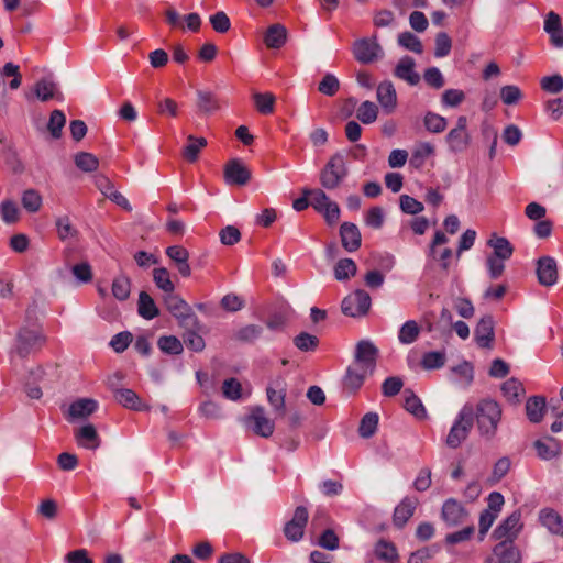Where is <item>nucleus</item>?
<instances>
[{"mask_svg":"<svg viewBox=\"0 0 563 563\" xmlns=\"http://www.w3.org/2000/svg\"><path fill=\"white\" fill-rule=\"evenodd\" d=\"M377 100L386 113H391L397 106V93L391 81L385 80L377 87Z\"/></svg>","mask_w":563,"mask_h":563,"instance_id":"nucleus-25","label":"nucleus"},{"mask_svg":"<svg viewBox=\"0 0 563 563\" xmlns=\"http://www.w3.org/2000/svg\"><path fill=\"white\" fill-rule=\"evenodd\" d=\"M501 391L506 400L510 405H518L520 404L521 399L523 398L526 394L525 385L519 382L517 378L511 377L503 383L501 385Z\"/></svg>","mask_w":563,"mask_h":563,"instance_id":"nucleus-26","label":"nucleus"},{"mask_svg":"<svg viewBox=\"0 0 563 563\" xmlns=\"http://www.w3.org/2000/svg\"><path fill=\"white\" fill-rule=\"evenodd\" d=\"M357 272V266L352 258H342L334 266V277L339 282L347 280Z\"/></svg>","mask_w":563,"mask_h":563,"instance_id":"nucleus-42","label":"nucleus"},{"mask_svg":"<svg viewBox=\"0 0 563 563\" xmlns=\"http://www.w3.org/2000/svg\"><path fill=\"white\" fill-rule=\"evenodd\" d=\"M115 400L123 407L132 410H147L148 407L144 406L141 398L132 389L122 388L115 389Z\"/></svg>","mask_w":563,"mask_h":563,"instance_id":"nucleus-32","label":"nucleus"},{"mask_svg":"<svg viewBox=\"0 0 563 563\" xmlns=\"http://www.w3.org/2000/svg\"><path fill=\"white\" fill-rule=\"evenodd\" d=\"M445 141L450 152L457 154L464 152L468 147L471 143V135L467 131L451 130L446 134Z\"/></svg>","mask_w":563,"mask_h":563,"instance_id":"nucleus-33","label":"nucleus"},{"mask_svg":"<svg viewBox=\"0 0 563 563\" xmlns=\"http://www.w3.org/2000/svg\"><path fill=\"white\" fill-rule=\"evenodd\" d=\"M251 177V170L239 158L229 159L223 167L224 181L230 186H245Z\"/></svg>","mask_w":563,"mask_h":563,"instance_id":"nucleus-8","label":"nucleus"},{"mask_svg":"<svg viewBox=\"0 0 563 563\" xmlns=\"http://www.w3.org/2000/svg\"><path fill=\"white\" fill-rule=\"evenodd\" d=\"M441 517L448 526L454 527L464 522L467 511L460 501L450 498L442 506Z\"/></svg>","mask_w":563,"mask_h":563,"instance_id":"nucleus-16","label":"nucleus"},{"mask_svg":"<svg viewBox=\"0 0 563 563\" xmlns=\"http://www.w3.org/2000/svg\"><path fill=\"white\" fill-rule=\"evenodd\" d=\"M547 399L544 396H530V422L539 423L547 412Z\"/></svg>","mask_w":563,"mask_h":563,"instance_id":"nucleus-45","label":"nucleus"},{"mask_svg":"<svg viewBox=\"0 0 563 563\" xmlns=\"http://www.w3.org/2000/svg\"><path fill=\"white\" fill-rule=\"evenodd\" d=\"M540 86L545 92L560 93L563 90V77L560 74L545 76L541 79Z\"/></svg>","mask_w":563,"mask_h":563,"instance_id":"nucleus-60","label":"nucleus"},{"mask_svg":"<svg viewBox=\"0 0 563 563\" xmlns=\"http://www.w3.org/2000/svg\"><path fill=\"white\" fill-rule=\"evenodd\" d=\"M536 276L543 287H551L558 283L559 271L554 257L544 255L536 261Z\"/></svg>","mask_w":563,"mask_h":563,"instance_id":"nucleus-10","label":"nucleus"},{"mask_svg":"<svg viewBox=\"0 0 563 563\" xmlns=\"http://www.w3.org/2000/svg\"><path fill=\"white\" fill-rule=\"evenodd\" d=\"M66 124V117L62 110H53L49 115V120L47 123V130L51 136L55 140H58L63 135V128Z\"/></svg>","mask_w":563,"mask_h":563,"instance_id":"nucleus-41","label":"nucleus"},{"mask_svg":"<svg viewBox=\"0 0 563 563\" xmlns=\"http://www.w3.org/2000/svg\"><path fill=\"white\" fill-rule=\"evenodd\" d=\"M252 431L263 438H269L274 432V421L266 417L265 409L261 406L254 407L247 417Z\"/></svg>","mask_w":563,"mask_h":563,"instance_id":"nucleus-13","label":"nucleus"},{"mask_svg":"<svg viewBox=\"0 0 563 563\" xmlns=\"http://www.w3.org/2000/svg\"><path fill=\"white\" fill-rule=\"evenodd\" d=\"M446 355L444 351H431L423 354L421 366L424 369H438L444 366Z\"/></svg>","mask_w":563,"mask_h":563,"instance_id":"nucleus-47","label":"nucleus"},{"mask_svg":"<svg viewBox=\"0 0 563 563\" xmlns=\"http://www.w3.org/2000/svg\"><path fill=\"white\" fill-rule=\"evenodd\" d=\"M415 59L410 56H404L398 62L394 75L399 79L405 80L410 86H416L420 81V75L415 70Z\"/></svg>","mask_w":563,"mask_h":563,"instance_id":"nucleus-23","label":"nucleus"},{"mask_svg":"<svg viewBox=\"0 0 563 563\" xmlns=\"http://www.w3.org/2000/svg\"><path fill=\"white\" fill-rule=\"evenodd\" d=\"M452 47V41L445 32H440L435 36V57H445L450 54Z\"/></svg>","mask_w":563,"mask_h":563,"instance_id":"nucleus-62","label":"nucleus"},{"mask_svg":"<svg viewBox=\"0 0 563 563\" xmlns=\"http://www.w3.org/2000/svg\"><path fill=\"white\" fill-rule=\"evenodd\" d=\"M398 44L413 53L421 54L423 51L421 41L411 32H402L398 35Z\"/></svg>","mask_w":563,"mask_h":563,"instance_id":"nucleus-58","label":"nucleus"},{"mask_svg":"<svg viewBox=\"0 0 563 563\" xmlns=\"http://www.w3.org/2000/svg\"><path fill=\"white\" fill-rule=\"evenodd\" d=\"M371 305L372 299L368 292L363 289H356L342 300L341 310L345 316L357 318L367 314Z\"/></svg>","mask_w":563,"mask_h":563,"instance_id":"nucleus-7","label":"nucleus"},{"mask_svg":"<svg viewBox=\"0 0 563 563\" xmlns=\"http://www.w3.org/2000/svg\"><path fill=\"white\" fill-rule=\"evenodd\" d=\"M197 106L203 113H212L219 109V102L216 96L210 91H197Z\"/></svg>","mask_w":563,"mask_h":563,"instance_id":"nucleus-44","label":"nucleus"},{"mask_svg":"<svg viewBox=\"0 0 563 563\" xmlns=\"http://www.w3.org/2000/svg\"><path fill=\"white\" fill-rule=\"evenodd\" d=\"M378 349L369 340H361L354 352V362L362 369L369 371L372 374L376 366Z\"/></svg>","mask_w":563,"mask_h":563,"instance_id":"nucleus-11","label":"nucleus"},{"mask_svg":"<svg viewBox=\"0 0 563 563\" xmlns=\"http://www.w3.org/2000/svg\"><path fill=\"white\" fill-rule=\"evenodd\" d=\"M22 206L29 212H36L42 206V197L34 189H27L22 195Z\"/></svg>","mask_w":563,"mask_h":563,"instance_id":"nucleus-61","label":"nucleus"},{"mask_svg":"<svg viewBox=\"0 0 563 563\" xmlns=\"http://www.w3.org/2000/svg\"><path fill=\"white\" fill-rule=\"evenodd\" d=\"M342 246L347 252H355L361 247L362 235L356 224L343 222L340 227Z\"/></svg>","mask_w":563,"mask_h":563,"instance_id":"nucleus-20","label":"nucleus"},{"mask_svg":"<svg viewBox=\"0 0 563 563\" xmlns=\"http://www.w3.org/2000/svg\"><path fill=\"white\" fill-rule=\"evenodd\" d=\"M131 292V280L125 275L115 277L112 282V294L118 300H126Z\"/></svg>","mask_w":563,"mask_h":563,"instance_id":"nucleus-49","label":"nucleus"},{"mask_svg":"<svg viewBox=\"0 0 563 563\" xmlns=\"http://www.w3.org/2000/svg\"><path fill=\"white\" fill-rule=\"evenodd\" d=\"M420 333V328L415 320L406 321L398 333V339L402 344H411L413 343Z\"/></svg>","mask_w":563,"mask_h":563,"instance_id":"nucleus-48","label":"nucleus"},{"mask_svg":"<svg viewBox=\"0 0 563 563\" xmlns=\"http://www.w3.org/2000/svg\"><path fill=\"white\" fill-rule=\"evenodd\" d=\"M418 503L416 497H405L394 510V525L398 528H402L412 517Z\"/></svg>","mask_w":563,"mask_h":563,"instance_id":"nucleus-24","label":"nucleus"},{"mask_svg":"<svg viewBox=\"0 0 563 563\" xmlns=\"http://www.w3.org/2000/svg\"><path fill=\"white\" fill-rule=\"evenodd\" d=\"M137 313L145 320H152L159 314L154 299L146 291L139 294Z\"/></svg>","mask_w":563,"mask_h":563,"instance_id":"nucleus-36","label":"nucleus"},{"mask_svg":"<svg viewBox=\"0 0 563 563\" xmlns=\"http://www.w3.org/2000/svg\"><path fill=\"white\" fill-rule=\"evenodd\" d=\"M45 342V336L37 329L22 327L16 334L13 352L21 358L36 352Z\"/></svg>","mask_w":563,"mask_h":563,"instance_id":"nucleus-5","label":"nucleus"},{"mask_svg":"<svg viewBox=\"0 0 563 563\" xmlns=\"http://www.w3.org/2000/svg\"><path fill=\"white\" fill-rule=\"evenodd\" d=\"M377 114V106L372 101H364L358 107L356 117L362 123L371 124L376 121Z\"/></svg>","mask_w":563,"mask_h":563,"instance_id":"nucleus-55","label":"nucleus"},{"mask_svg":"<svg viewBox=\"0 0 563 563\" xmlns=\"http://www.w3.org/2000/svg\"><path fill=\"white\" fill-rule=\"evenodd\" d=\"M367 374H369V371L362 369L356 364L349 366L343 378L344 387L355 393L362 387Z\"/></svg>","mask_w":563,"mask_h":563,"instance_id":"nucleus-34","label":"nucleus"},{"mask_svg":"<svg viewBox=\"0 0 563 563\" xmlns=\"http://www.w3.org/2000/svg\"><path fill=\"white\" fill-rule=\"evenodd\" d=\"M181 328L185 329V332L183 334L184 344L188 349H190L195 352L203 351L206 343H205L203 338L200 334H198V331L201 328L200 322L198 321V324L192 328H190V327H181Z\"/></svg>","mask_w":563,"mask_h":563,"instance_id":"nucleus-38","label":"nucleus"},{"mask_svg":"<svg viewBox=\"0 0 563 563\" xmlns=\"http://www.w3.org/2000/svg\"><path fill=\"white\" fill-rule=\"evenodd\" d=\"M242 386L235 378H229L223 382L222 394L230 400H238L241 398Z\"/></svg>","mask_w":563,"mask_h":563,"instance_id":"nucleus-64","label":"nucleus"},{"mask_svg":"<svg viewBox=\"0 0 563 563\" xmlns=\"http://www.w3.org/2000/svg\"><path fill=\"white\" fill-rule=\"evenodd\" d=\"M75 438L80 446L89 450H96L100 445V439L96 428L88 423L75 432Z\"/></svg>","mask_w":563,"mask_h":563,"instance_id":"nucleus-28","label":"nucleus"},{"mask_svg":"<svg viewBox=\"0 0 563 563\" xmlns=\"http://www.w3.org/2000/svg\"><path fill=\"white\" fill-rule=\"evenodd\" d=\"M543 29L549 34L551 44L556 48H563V25L558 13L550 11L547 14Z\"/></svg>","mask_w":563,"mask_h":563,"instance_id":"nucleus-19","label":"nucleus"},{"mask_svg":"<svg viewBox=\"0 0 563 563\" xmlns=\"http://www.w3.org/2000/svg\"><path fill=\"white\" fill-rule=\"evenodd\" d=\"M187 140L188 144L183 150V156L188 162L194 163L198 159L200 150L207 145V140L194 135H189Z\"/></svg>","mask_w":563,"mask_h":563,"instance_id":"nucleus-40","label":"nucleus"},{"mask_svg":"<svg viewBox=\"0 0 563 563\" xmlns=\"http://www.w3.org/2000/svg\"><path fill=\"white\" fill-rule=\"evenodd\" d=\"M263 332L262 325L246 324L236 330L232 338L240 343L252 344L262 336Z\"/></svg>","mask_w":563,"mask_h":563,"instance_id":"nucleus-37","label":"nucleus"},{"mask_svg":"<svg viewBox=\"0 0 563 563\" xmlns=\"http://www.w3.org/2000/svg\"><path fill=\"white\" fill-rule=\"evenodd\" d=\"M374 553L378 560L386 563H396L399 560L396 545L385 539L377 541L374 548Z\"/></svg>","mask_w":563,"mask_h":563,"instance_id":"nucleus-35","label":"nucleus"},{"mask_svg":"<svg viewBox=\"0 0 563 563\" xmlns=\"http://www.w3.org/2000/svg\"><path fill=\"white\" fill-rule=\"evenodd\" d=\"M474 340L482 349H493L495 322L492 316L487 314L479 319L474 330Z\"/></svg>","mask_w":563,"mask_h":563,"instance_id":"nucleus-14","label":"nucleus"},{"mask_svg":"<svg viewBox=\"0 0 563 563\" xmlns=\"http://www.w3.org/2000/svg\"><path fill=\"white\" fill-rule=\"evenodd\" d=\"M474 424V407L466 404L460 410L446 437L445 443L451 449L459 448L468 437Z\"/></svg>","mask_w":563,"mask_h":563,"instance_id":"nucleus-2","label":"nucleus"},{"mask_svg":"<svg viewBox=\"0 0 563 563\" xmlns=\"http://www.w3.org/2000/svg\"><path fill=\"white\" fill-rule=\"evenodd\" d=\"M347 175L344 155L335 153L320 172V184L325 189L336 188Z\"/></svg>","mask_w":563,"mask_h":563,"instance_id":"nucleus-4","label":"nucleus"},{"mask_svg":"<svg viewBox=\"0 0 563 563\" xmlns=\"http://www.w3.org/2000/svg\"><path fill=\"white\" fill-rule=\"evenodd\" d=\"M157 345L163 353L169 355H178L184 350L181 341L175 335L161 336L157 341Z\"/></svg>","mask_w":563,"mask_h":563,"instance_id":"nucleus-46","label":"nucleus"},{"mask_svg":"<svg viewBox=\"0 0 563 563\" xmlns=\"http://www.w3.org/2000/svg\"><path fill=\"white\" fill-rule=\"evenodd\" d=\"M96 186L102 192L103 196L109 198L111 201L120 206L121 208L130 211L132 207L129 200L118 190H115L114 185L107 178L106 176L99 175L96 177Z\"/></svg>","mask_w":563,"mask_h":563,"instance_id":"nucleus-18","label":"nucleus"},{"mask_svg":"<svg viewBox=\"0 0 563 563\" xmlns=\"http://www.w3.org/2000/svg\"><path fill=\"white\" fill-rule=\"evenodd\" d=\"M485 563H521V554L512 540H501L493 548Z\"/></svg>","mask_w":563,"mask_h":563,"instance_id":"nucleus-9","label":"nucleus"},{"mask_svg":"<svg viewBox=\"0 0 563 563\" xmlns=\"http://www.w3.org/2000/svg\"><path fill=\"white\" fill-rule=\"evenodd\" d=\"M353 55L362 64H372L384 56L383 47L377 42V36L363 37L354 42Z\"/></svg>","mask_w":563,"mask_h":563,"instance_id":"nucleus-6","label":"nucleus"},{"mask_svg":"<svg viewBox=\"0 0 563 563\" xmlns=\"http://www.w3.org/2000/svg\"><path fill=\"white\" fill-rule=\"evenodd\" d=\"M57 233L60 240L77 238L78 231L74 228L67 216L59 217L56 220Z\"/></svg>","mask_w":563,"mask_h":563,"instance_id":"nucleus-59","label":"nucleus"},{"mask_svg":"<svg viewBox=\"0 0 563 563\" xmlns=\"http://www.w3.org/2000/svg\"><path fill=\"white\" fill-rule=\"evenodd\" d=\"M487 245L493 249V253L489 255L494 257L508 260L514 253V247L510 242L506 238L498 236L496 233L490 235Z\"/></svg>","mask_w":563,"mask_h":563,"instance_id":"nucleus-31","label":"nucleus"},{"mask_svg":"<svg viewBox=\"0 0 563 563\" xmlns=\"http://www.w3.org/2000/svg\"><path fill=\"white\" fill-rule=\"evenodd\" d=\"M404 396L405 409L418 419L426 418L427 411L420 398L411 389H406Z\"/></svg>","mask_w":563,"mask_h":563,"instance_id":"nucleus-39","label":"nucleus"},{"mask_svg":"<svg viewBox=\"0 0 563 563\" xmlns=\"http://www.w3.org/2000/svg\"><path fill=\"white\" fill-rule=\"evenodd\" d=\"M474 419L481 437L492 440L501 419V408L495 400L483 399L474 408Z\"/></svg>","mask_w":563,"mask_h":563,"instance_id":"nucleus-1","label":"nucleus"},{"mask_svg":"<svg viewBox=\"0 0 563 563\" xmlns=\"http://www.w3.org/2000/svg\"><path fill=\"white\" fill-rule=\"evenodd\" d=\"M267 399L275 411L284 415L286 398V382L283 377L275 378L267 387Z\"/></svg>","mask_w":563,"mask_h":563,"instance_id":"nucleus-17","label":"nucleus"},{"mask_svg":"<svg viewBox=\"0 0 563 563\" xmlns=\"http://www.w3.org/2000/svg\"><path fill=\"white\" fill-rule=\"evenodd\" d=\"M379 417L376 412H368L361 419L358 434L363 439L372 438L378 426Z\"/></svg>","mask_w":563,"mask_h":563,"instance_id":"nucleus-43","label":"nucleus"},{"mask_svg":"<svg viewBox=\"0 0 563 563\" xmlns=\"http://www.w3.org/2000/svg\"><path fill=\"white\" fill-rule=\"evenodd\" d=\"M533 448L537 455L544 461H550L558 457L561 453L560 441L551 435H545L533 442Z\"/></svg>","mask_w":563,"mask_h":563,"instance_id":"nucleus-21","label":"nucleus"},{"mask_svg":"<svg viewBox=\"0 0 563 563\" xmlns=\"http://www.w3.org/2000/svg\"><path fill=\"white\" fill-rule=\"evenodd\" d=\"M423 122L426 129L431 133H441L448 125V121L444 117L431 111L426 113Z\"/></svg>","mask_w":563,"mask_h":563,"instance_id":"nucleus-57","label":"nucleus"},{"mask_svg":"<svg viewBox=\"0 0 563 563\" xmlns=\"http://www.w3.org/2000/svg\"><path fill=\"white\" fill-rule=\"evenodd\" d=\"M75 165L85 173H91L97 170L99 159L91 153L79 152L75 156Z\"/></svg>","mask_w":563,"mask_h":563,"instance_id":"nucleus-53","label":"nucleus"},{"mask_svg":"<svg viewBox=\"0 0 563 563\" xmlns=\"http://www.w3.org/2000/svg\"><path fill=\"white\" fill-rule=\"evenodd\" d=\"M340 88L338 78L332 74H327L319 82L318 90L325 96H334Z\"/></svg>","mask_w":563,"mask_h":563,"instance_id":"nucleus-63","label":"nucleus"},{"mask_svg":"<svg viewBox=\"0 0 563 563\" xmlns=\"http://www.w3.org/2000/svg\"><path fill=\"white\" fill-rule=\"evenodd\" d=\"M98 408V402L90 398H81L74 401L68 409L70 419H84L92 415Z\"/></svg>","mask_w":563,"mask_h":563,"instance_id":"nucleus-30","label":"nucleus"},{"mask_svg":"<svg viewBox=\"0 0 563 563\" xmlns=\"http://www.w3.org/2000/svg\"><path fill=\"white\" fill-rule=\"evenodd\" d=\"M35 96L42 101L47 102L52 99L64 100V95L58 85L49 78L40 79L34 86Z\"/></svg>","mask_w":563,"mask_h":563,"instance_id":"nucleus-22","label":"nucleus"},{"mask_svg":"<svg viewBox=\"0 0 563 563\" xmlns=\"http://www.w3.org/2000/svg\"><path fill=\"white\" fill-rule=\"evenodd\" d=\"M307 522V508L303 506L296 507L292 519L285 525V537L292 542L301 540L303 537V531Z\"/></svg>","mask_w":563,"mask_h":563,"instance_id":"nucleus-12","label":"nucleus"},{"mask_svg":"<svg viewBox=\"0 0 563 563\" xmlns=\"http://www.w3.org/2000/svg\"><path fill=\"white\" fill-rule=\"evenodd\" d=\"M294 345L302 352L314 351L319 345V339L308 332H300L294 338Z\"/></svg>","mask_w":563,"mask_h":563,"instance_id":"nucleus-56","label":"nucleus"},{"mask_svg":"<svg viewBox=\"0 0 563 563\" xmlns=\"http://www.w3.org/2000/svg\"><path fill=\"white\" fill-rule=\"evenodd\" d=\"M522 527L523 525L520 522V514L515 511L495 528L492 537L498 541L512 540V542H515V539L521 531Z\"/></svg>","mask_w":563,"mask_h":563,"instance_id":"nucleus-15","label":"nucleus"},{"mask_svg":"<svg viewBox=\"0 0 563 563\" xmlns=\"http://www.w3.org/2000/svg\"><path fill=\"white\" fill-rule=\"evenodd\" d=\"M166 309L177 319L179 327H196L198 318L191 307L175 290L163 297Z\"/></svg>","mask_w":563,"mask_h":563,"instance_id":"nucleus-3","label":"nucleus"},{"mask_svg":"<svg viewBox=\"0 0 563 563\" xmlns=\"http://www.w3.org/2000/svg\"><path fill=\"white\" fill-rule=\"evenodd\" d=\"M257 111L262 114H271L274 111L275 96L271 92H256L253 95Z\"/></svg>","mask_w":563,"mask_h":563,"instance_id":"nucleus-50","label":"nucleus"},{"mask_svg":"<svg viewBox=\"0 0 563 563\" xmlns=\"http://www.w3.org/2000/svg\"><path fill=\"white\" fill-rule=\"evenodd\" d=\"M540 523L550 532L563 537L562 517L551 508H544L539 514Z\"/></svg>","mask_w":563,"mask_h":563,"instance_id":"nucleus-29","label":"nucleus"},{"mask_svg":"<svg viewBox=\"0 0 563 563\" xmlns=\"http://www.w3.org/2000/svg\"><path fill=\"white\" fill-rule=\"evenodd\" d=\"M302 194H305V196H310V205L319 213H321L323 211V208H325L328 203L331 202V199L321 189L305 188L302 189Z\"/></svg>","mask_w":563,"mask_h":563,"instance_id":"nucleus-51","label":"nucleus"},{"mask_svg":"<svg viewBox=\"0 0 563 563\" xmlns=\"http://www.w3.org/2000/svg\"><path fill=\"white\" fill-rule=\"evenodd\" d=\"M287 29L279 23L272 24L265 32L264 42L268 48L278 49L287 41Z\"/></svg>","mask_w":563,"mask_h":563,"instance_id":"nucleus-27","label":"nucleus"},{"mask_svg":"<svg viewBox=\"0 0 563 563\" xmlns=\"http://www.w3.org/2000/svg\"><path fill=\"white\" fill-rule=\"evenodd\" d=\"M44 375V371L37 367L30 372L27 380L25 383V391L31 399H40L42 397V390L38 386L33 384L41 380Z\"/></svg>","mask_w":563,"mask_h":563,"instance_id":"nucleus-52","label":"nucleus"},{"mask_svg":"<svg viewBox=\"0 0 563 563\" xmlns=\"http://www.w3.org/2000/svg\"><path fill=\"white\" fill-rule=\"evenodd\" d=\"M153 279L155 285L166 294L175 290V285L170 280L169 272L165 267L155 268L153 271Z\"/></svg>","mask_w":563,"mask_h":563,"instance_id":"nucleus-54","label":"nucleus"}]
</instances>
